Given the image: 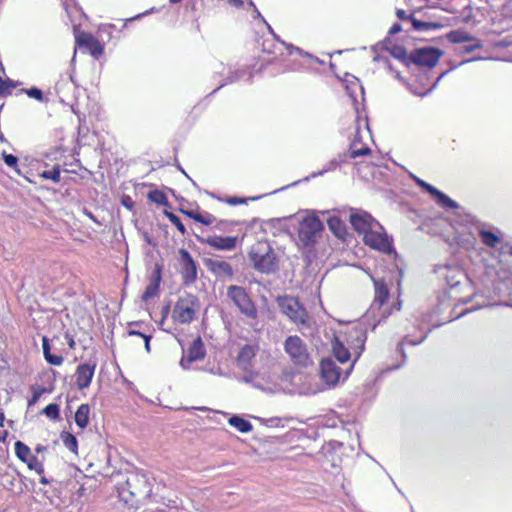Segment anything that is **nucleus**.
I'll use <instances>...</instances> for the list:
<instances>
[{"label":"nucleus","mask_w":512,"mask_h":512,"mask_svg":"<svg viewBox=\"0 0 512 512\" xmlns=\"http://www.w3.org/2000/svg\"><path fill=\"white\" fill-rule=\"evenodd\" d=\"M120 501L129 509H136L140 502L149 496L151 487L142 473H130L126 480L117 486Z\"/></svg>","instance_id":"obj_1"},{"label":"nucleus","mask_w":512,"mask_h":512,"mask_svg":"<svg viewBox=\"0 0 512 512\" xmlns=\"http://www.w3.org/2000/svg\"><path fill=\"white\" fill-rule=\"evenodd\" d=\"M199 308L198 298L193 294H186L175 302L171 318L175 324H190L197 319Z\"/></svg>","instance_id":"obj_2"},{"label":"nucleus","mask_w":512,"mask_h":512,"mask_svg":"<svg viewBox=\"0 0 512 512\" xmlns=\"http://www.w3.org/2000/svg\"><path fill=\"white\" fill-rule=\"evenodd\" d=\"M249 258L253 267L261 273H273L278 269L276 255L267 243L258 242L251 247Z\"/></svg>","instance_id":"obj_3"},{"label":"nucleus","mask_w":512,"mask_h":512,"mask_svg":"<svg viewBox=\"0 0 512 512\" xmlns=\"http://www.w3.org/2000/svg\"><path fill=\"white\" fill-rule=\"evenodd\" d=\"M226 295L247 319L255 320L258 317L257 307L244 287L229 285L226 289Z\"/></svg>","instance_id":"obj_4"},{"label":"nucleus","mask_w":512,"mask_h":512,"mask_svg":"<svg viewBox=\"0 0 512 512\" xmlns=\"http://www.w3.org/2000/svg\"><path fill=\"white\" fill-rule=\"evenodd\" d=\"M276 302L284 315H286L296 325L308 324V312L301 304L298 297L283 295L278 296Z\"/></svg>","instance_id":"obj_5"},{"label":"nucleus","mask_w":512,"mask_h":512,"mask_svg":"<svg viewBox=\"0 0 512 512\" xmlns=\"http://www.w3.org/2000/svg\"><path fill=\"white\" fill-rule=\"evenodd\" d=\"M284 350L294 365L305 367L309 364L310 356L306 344L299 336L287 337L284 342Z\"/></svg>","instance_id":"obj_6"},{"label":"nucleus","mask_w":512,"mask_h":512,"mask_svg":"<svg viewBox=\"0 0 512 512\" xmlns=\"http://www.w3.org/2000/svg\"><path fill=\"white\" fill-rule=\"evenodd\" d=\"M76 46L83 52L90 54L94 59H100L104 54V45L91 33L75 31Z\"/></svg>","instance_id":"obj_7"},{"label":"nucleus","mask_w":512,"mask_h":512,"mask_svg":"<svg viewBox=\"0 0 512 512\" xmlns=\"http://www.w3.org/2000/svg\"><path fill=\"white\" fill-rule=\"evenodd\" d=\"M323 228V224L317 216H306L299 224L298 237L303 244L311 245L315 243Z\"/></svg>","instance_id":"obj_8"},{"label":"nucleus","mask_w":512,"mask_h":512,"mask_svg":"<svg viewBox=\"0 0 512 512\" xmlns=\"http://www.w3.org/2000/svg\"><path fill=\"white\" fill-rule=\"evenodd\" d=\"M179 273L185 285H192L197 280V263L191 254L184 248L178 251Z\"/></svg>","instance_id":"obj_9"},{"label":"nucleus","mask_w":512,"mask_h":512,"mask_svg":"<svg viewBox=\"0 0 512 512\" xmlns=\"http://www.w3.org/2000/svg\"><path fill=\"white\" fill-rule=\"evenodd\" d=\"M346 334H347L346 341L350 345V348L355 350L356 358L350 364L349 368L346 370L344 377H343L344 379L347 378V376L350 374V372L352 371V369L354 367L355 361L357 360V358H359L361 353L364 351L365 342L367 339L366 330L360 326L351 327L350 330Z\"/></svg>","instance_id":"obj_10"},{"label":"nucleus","mask_w":512,"mask_h":512,"mask_svg":"<svg viewBox=\"0 0 512 512\" xmlns=\"http://www.w3.org/2000/svg\"><path fill=\"white\" fill-rule=\"evenodd\" d=\"M443 52L438 48L433 47H418V82L426 75L424 68L434 67Z\"/></svg>","instance_id":"obj_11"},{"label":"nucleus","mask_w":512,"mask_h":512,"mask_svg":"<svg viewBox=\"0 0 512 512\" xmlns=\"http://www.w3.org/2000/svg\"><path fill=\"white\" fill-rule=\"evenodd\" d=\"M95 361H88L84 363H80L76 367L75 371V384L79 390H84L91 385L95 369H96Z\"/></svg>","instance_id":"obj_12"},{"label":"nucleus","mask_w":512,"mask_h":512,"mask_svg":"<svg viewBox=\"0 0 512 512\" xmlns=\"http://www.w3.org/2000/svg\"><path fill=\"white\" fill-rule=\"evenodd\" d=\"M363 240L366 245L381 252L389 254L393 250L392 242L388 236L384 233L374 231V229L368 231V233L364 235Z\"/></svg>","instance_id":"obj_13"},{"label":"nucleus","mask_w":512,"mask_h":512,"mask_svg":"<svg viewBox=\"0 0 512 512\" xmlns=\"http://www.w3.org/2000/svg\"><path fill=\"white\" fill-rule=\"evenodd\" d=\"M418 186L425 189L441 208L446 210H456L460 208L456 201L420 178H418Z\"/></svg>","instance_id":"obj_14"},{"label":"nucleus","mask_w":512,"mask_h":512,"mask_svg":"<svg viewBox=\"0 0 512 512\" xmlns=\"http://www.w3.org/2000/svg\"><path fill=\"white\" fill-rule=\"evenodd\" d=\"M205 355L206 350L204 344L201 337L198 336L188 347L186 354L180 361V364L184 369H189L193 362L202 360Z\"/></svg>","instance_id":"obj_15"},{"label":"nucleus","mask_w":512,"mask_h":512,"mask_svg":"<svg viewBox=\"0 0 512 512\" xmlns=\"http://www.w3.org/2000/svg\"><path fill=\"white\" fill-rule=\"evenodd\" d=\"M320 375L328 385H336L341 379V371L331 359H323L320 362Z\"/></svg>","instance_id":"obj_16"},{"label":"nucleus","mask_w":512,"mask_h":512,"mask_svg":"<svg viewBox=\"0 0 512 512\" xmlns=\"http://www.w3.org/2000/svg\"><path fill=\"white\" fill-rule=\"evenodd\" d=\"M350 223L357 232L363 235L379 225L378 222L368 213L351 214Z\"/></svg>","instance_id":"obj_17"},{"label":"nucleus","mask_w":512,"mask_h":512,"mask_svg":"<svg viewBox=\"0 0 512 512\" xmlns=\"http://www.w3.org/2000/svg\"><path fill=\"white\" fill-rule=\"evenodd\" d=\"M161 279H162V267L157 264L150 276L149 284L147 285L145 291L142 294L143 301L146 302V301L158 296L159 291H160Z\"/></svg>","instance_id":"obj_18"},{"label":"nucleus","mask_w":512,"mask_h":512,"mask_svg":"<svg viewBox=\"0 0 512 512\" xmlns=\"http://www.w3.org/2000/svg\"><path fill=\"white\" fill-rule=\"evenodd\" d=\"M238 238L236 236H209L202 242L217 250H233L237 245Z\"/></svg>","instance_id":"obj_19"},{"label":"nucleus","mask_w":512,"mask_h":512,"mask_svg":"<svg viewBox=\"0 0 512 512\" xmlns=\"http://www.w3.org/2000/svg\"><path fill=\"white\" fill-rule=\"evenodd\" d=\"M206 265L209 271L217 277L231 278L234 274L231 264L224 260L209 259Z\"/></svg>","instance_id":"obj_20"},{"label":"nucleus","mask_w":512,"mask_h":512,"mask_svg":"<svg viewBox=\"0 0 512 512\" xmlns=\"http://www.w3.org/2000/svg\"><path fill=\"white\" fill-rule=\"evenodd\" d=\"M391 55L400 60L408 69L416 66V50L411 51L409 54L407 50L401 45H393L390 48Z\"/></svg>","instance_id":"obj_21"},{"label":"nucleus","mask_w":512,"mask_h":512,"mask_svg":"<svg viewBox=\"0 0 512 512\" xmlns=\"http://www.w3.org/2000/svg\"><path fill=\"white\" fill-rule=\"evenodd\" d=\"M256 353H257L256 346H253L250 344L244 345L240 349V351L237 355V358H236L237 365L246 370L251 365V362H252L253 358L256 356Z\"/></svg>","instance_id":"obj_22"},{"label":"nucleus","mask_w":512,"mask_h":512,"mask_svg":"<svg viewBox=\"0 0 512 512\" xmlns=\"http://www.w3.org/2000/svg\"><path fill=\"white\" fill-rule=\"evenodd\" d=\"M371 279L375 289L374 302L379 306H382L389 299V289L387 283L384 279H376L374 277H371Z\"/></svg>","instance_id":"obj_23"},{"label":"nucleus","mask_w":512,"mask_h":512,"mask_svg":"<svg viewBox=\"0 0 512 512\" xmlns=\"http://www.w3.org/2000/svg\"><path fill=\"white\" fill-rule=\"evenodd\" d=\"M179 211L182 214H184L185 216H187V217L193 219L194 221L199 222L205 226L212 225L216 220V218L208 212L201 213L198 210H186L183 208H180Z\"/></svg>","instance_id":"obj_24"},{"label":"nucleus","mask_w":512,"mask_h":512,"mask_svg":"<svg viewBox=\"0 0 512 512\" xmlns=\"http://www.w3.org/2000/svg\"><path fill=\"white\" fill-rule=\"evenodd\" d=\"M42 349L43 356L47 363L53 366H61L64 362V357L62 355H55L51 353V347L49 344V339L46 336L42 337Z\"/></svg>","instance_id":"obj_25"},{"label":"nucleus","mask_w":512,"mask_h":512,"mask_svg":"<svg viewBox=\"0 0 512 512\" xmlns=\"http://www.w3.org/2000/svg\"><path fill=\"white\" fill-rule=\"evenodd\" d=\"M372 154V150L366 145L362 144L358 139L357 135L349 146V157L356 159L358 157L369 156Z\"/></svg>","instance_id":"obj_26"},{"label":"nucleus","mask_w":512,"mask_h":512,"mask_svg":"<svg viewBox=\"0 0 512 512\" xmlns=\"http://www.w3.org/2000/svg\"><path fill=\"white\" fill-rule=\"evenodd\" d=\"M332 351L334 356L340 363H345L349 361V359L351 358L349 349L346 348L338 338H335L334 341L332 342Z\"/></svg>","instance_id":"obj_27"},{"label":"nucleus","mask_w":512,"mask_h":512,"mask_svg":"<svg viewBox=\"0 0 512 512\" xmlns=\"http://www.w3.org/2000/svg\"><path fill=\"white\" fill-rule=\"evenodd\" d=\"M90 406L81 404L75 413V423L80 429H85L89 425Z\"/></svg>","instance_id":"obj_28"},{"label":"nucleus","mask_w":512,"mask_h":512,"mask_svg":"<svg viewBox=\"0 0 512 512\" xmlns=\"http://www.w3.org/2000/svg\"><path fill=\"white\" fill-rule=\"evenodd\" d=\"M479 236L484 245L490 248H495L501 242L500 237L497 233L486 230L484 228L479 229Z\"/></svg>","instance_id":"obj_29"},{"label":"nucleus","mask_w":512,"mask_h":512,"mask_svg":"<svg viewBox=\"0 0 512 512\" xmlns=\"http://www.w3.org/2000/svg\"><path fill=\"white\" fill-rule=\"evenodd\" d=\"M32 392L31 397L28 399V406L32 407L36 405L43 394L51 393V388H46L38 384H34L30 387Z\"/></svg>","instance_id":"obj_30"},{"label":"nucleus","mask_w":512,"mask_h":512,"mask_svg":"<svg viewBox=\"0 0 512 512\" xmlns=\"http://www.w3.org/2000/svg\"><path fill=\"white\" fill-rule=\"evenodd\" d=\"M229 424L236 428L241 433H248L252 430V424L239 416H232L228 420Z\"/></svg>","instance_id":"obj_31"},{"label":"nucleus","mask_w":512,"mask_h":512,"mask_svg":"<svg viewBox=\"0 0 512 512\" xmlns=\"http://www.w3.org/2000/svg\"><path fill=\"white\" fill-rule=\"evenodd\" d=\"M60 439L63 445L70 450L72 453H78V441L76 437L70 432L63 431L60 434Z\"/></svg>","instance_id":"obj_32"},{"label":"nucleus","mask_w":512,"mask_h":512,"mask_svg":"<svg viewBox=\"0 0 512 512\" xmlns=\"http://www.w3.org/2000/svg\"><path fill=\"white\" fill-rule=\"evenodd\" d=\"M447 39L452 43H465L474 40V38L464 30H453L447 34Z\"/></svg>","instance_id":"obj_33"},{"label":"nucleus","mask_w":512,"mask_h":512,"mask_svg":"<svg viewBox=\"0 0 512 512\" xmlns=\"http://www.w3.org/2000/svg\"><path fill=\"white\" fill-rule=\"evenodd\" d=\"M15 455L23 463L27 462L26 459L31 455V449L28 445L20 440H17L14 444Z\"/></svg>","instance_id":"obj_34"},{"label":"nucleus","mask_w":512,"mask_h":512,"mask_svg":"<svg viewBox=\"0 0 512 512\" xmlns=\"http://www.w3.org/2000/svg\"><path fill=\"white\" fill-rule=\"evenodd\" d=\"M39 176L54 183H59L61 180V167L59 164H55L51 170H45Z\"/></svg>","instance_id":"obj_35"},{"label":"nucleus","mask_w":512,"mask_h":512,"mask_svg":"<svg viewBox=\"0 0 512 512\" xmlns=\"http://www.w3.org/2000/svg\"><path fill=\"white\" fill-rule=\"evenodd\" d=\"M18 85L17 82L6 77H0V97H6L11 95L12 90Z\"/></svg>","instance_id":"obj_36"},{"label":"nucleus","mask_w":512,"mask_h":512,"mask_svg":"<svg viewBox=\"0 0 512 512\" xmlns=\"http://www.w3.org/2000/svg\"><path fill=\"white\" fill-rule=\"evenodd\" d=\"M24 462L29 470H34L37 474L42 475L45 472L44 464L40 461L37 456L30 455Z\"/></svg>","instance_id":"obj_37"},{"label":"nucleus","mask_w":512,"mask_h":512,"mask_svg":"<svg viewBox=\"0 0 512 512\" xmlns=\"http://www.w3.org/2000/svg\"><path fill=\"white\" fill-rule=\"evenodd\" d=\"M147 198L149 201L158 205H168V198L166 194L161 190L155 189L150 191L147 194Z\"/></svg>","instance_id":"obj_38"},{"label":"nucleus","mask_w":512,"mask_h":512,"mask_svg":"<svg viewBox=\"0 0 512 512\" xmlns=\"http://www.w3.org/2000/svg\"><path fill=\"white\" fill-rule=\"evenodd\" d=\"M164 215L168 218V220L176 227V229L180 232L182 236H185L187 234V230L180 220V218L175 215L173 212L164 211Z\"/></svg>","instance_id":"obj_39"},{"label":"nucleus","mask_w":512,"mask_h":512,"mask_svg":"<svg viewBox=\"0 0 512 512\" xmlns=\"http://www.w3.org/2000/svg\"><path fill=\"white\" fill-rule=\"evenodd\" d=\"M42 413L51 420H58L60 418V407L56 403H51L42 410Z\"/></svg>","instance_id":"obj_40"},{"label":"nucleus","mask_w":512,"mask_h":512,"mask_svg":"<svg viewBox=\"0 0 512 512\" xmlns=\"http://www.w3.org/2000/svg\"><path fill=\"white\" fill-rule=\"evenodd\" d=\"M2 156L5 164L13 168L18 174H20V171L18 169V158L12 154H7L6 152H3Z\"/></svg>","instance_id":"obj_41"},{"label":"nucleus","mask_w":512,"mask_h":512,"mask_svg":"<svg viewBox=\"0 0 512 512\" xmlns=\"http://www.w3.org/2000/svg\"><path fill=\"white\" fill-rule=\"evenodd\" d=\"M442 28V24L438 22H426L418 20V32L436 30Z\"/></svg>","instance_id":"obj_42"},{"label":"nucleus","mask_w":512,"mask_h":512,"mask_svg":"<svg viewBox=\"0 0 512 512\" xmlns=\"http://www.w3.org/2000/svg\"><path fill=\"white\" fill-rule=\"evenodd\" d=\"M21 91L26 93L30 98L36 99L39 102H42L44 100L42 91L37 87L22 89Z\"/></svg>","instance_id":"obj_43"},{"label":"nucleus","mask_w":512,"mask_h":512,"mask_svg":"<svg viewBox=\"0 0 512 512\" xmlns=\"http://www.w3.org/2000/svg\"><path fill=\"white\" fill-rule=\"evenodd\" d=\"M328 225L337 236H340L341 232L344 231V227L338 218H330L328 220Z\"/></svg>","instance_id":"obj_44"},{"label":"nucleus","mask_w":512,"mask_h":512,"mask_svg":"<svg viewBox=\"0 0 512 512\" xmlns=\"http://www.w3.org/2000/svg\"><path fill=\"white\" fill-rule=\"evenodd\" d=\"M127 333H128L129 336H139V337L143 338L144 342H145V349H146V351L147 352L150 351V340L152 338L150 335H146L144 333H141L139 331L132 330V329L128 330Z\"/></svg>","instance_id":"obj_45"},{"label":"nucleus","mask_w":512,"mask_h":512,"mask_svg":"<svg viewBox=\"0 0 512 512\" xmlns=\"http://www.w3.org/2000/svg\"><path fill=\"white\" fill-rule=\"evenodd\" d=\"M255 199H256V197H251V198L228 197L224 201H225V203H227L229 205L235 206V205H239V204H245V203H247L248 200H255Z\"/></svg>","instance_id":"obj_46"},{"label":"nucleus","mask_w":512,"mask_h":512,"mask_svg":"<svg viewBox=\"0 0 512 512\" xmlns=\"http://www.w3.org/2000/svg\"><path fill=\"white\" fill-rule=\"evenodd\" d=\"M470 42H473V43L464 46L465 52H472V51L482 47V44L480 43V41L475 38H474V40H471Z\"/></svg>","instance_id":"obj_47"},{"label":"nucleus","mask_w":512,"mask_h":512,"mask_svg":"<svg viewBox=\"0 0 512 512\" xmlns=\"http://www.w3.org/2000/svg\"><path fill=\"white\" fill-rule=\"evenodd\" d=\"M407 346H410V347H413L414 346V342L413 341H403L401 344H400V351L402 352L403 356L405 357V348Z\"/></svg>","instance_id":"obj_48"},{"label":"nucleus","mask_w":512,"mask_h":512,"mask_svg":"<svg viewBox=\"0 0 512 512\" xmlns=\"http://www.w3.org/2000/svg\"><path fill=\"white\" fill-rule=\"evenodd\" d=\"M227 3L235 8H239L243 5V0H227Z\"/></svg>","instance_id":"obj_49"},{"label":"nucleus","mask_w":512,"mask_h":512,"mask_svg":"<svg viewBox=\"0 0 512 512\" xmlns=\"http://www.w3.org/2000/svg\"><path fill=\"white\" fill-rule=\"evenodd\" d=\"M401 31V26L397 23L393 24L389 29V34L394 35Z\"/></svg>","instance_id":"obj_50"},{"label":"nucleus","mask_w":512,"mask_h":512,"mask_svg":"<svg viewBox=\"0 0 512 512\" xmlns=\"http://www.w3.org/2000/svg\"><path fill=\"white\" fill-rule=\"evenodd\" d=\"M447 72H443L441 73L437 79L433 82V84L431 85V87L428 89V91H431L432 89H434L437 85V83L441 80V78L446 74Z\"/></svg>","instance_id":"obj_51"},{"label":"nucleus","mask_w":512,"mask_h":512,"mask_svg":"<svg viewBox=\"0 0 512 512\" xmlns=\"http://www.w3.org/2000/svg\"><path fill=\"white\" fill-rule=\"evenodd\" d=\"M123 205L127 208L131 209L133 207V202L131 201L130 197H127L126 199H123L122 201Z\"/></svg>","instance_id":"obj_52"},{"label":"nucleus","mask_w":512,"mask_h":512,"mask_svg":"<svg viewBox=\"0 0 512 512\" xmlns=\"http://www.w3.org/2000/svg\"><path fill=\"white\" fill-rule=\"evenodd\" d=\"M47 450V447L44 446V445H41V444H38L36 447H35V452L37 454H40V453H43Z\"/></svg>","instance_id":"obj_53"},{"label":"nucleus","mask_w":512,"mask_h":512,"mask_svg":"<svg viewBox=\"0 0 512 512\" xmlns=\"http://www.w3.org/2000/svg\"><path fill=\"white\" fill-rule=\"evenodd\" d=\"M396 14H397V17H398L399 19H401V20H403V19H406V18H407V16H406V12H405L404 10H402V9L397 10V13H396Z\"/></svg>","instance_id":"obj_54"},{"label":"nucleus","mask_w":512,"mask_h":512,"mask_svg":"<svg viewBox=\"0 0 512 512\" xmlns=\"http://www.w3.org/2000/svg\"><path fill=\"white\" fill-rule=\"evenodd\" d=\"M408 18H409V20H410V22H411L412 26H413L414 28H416V17H415V15H414V13H411V14L409 15V17H408Z\"/></svg>","instance_id":"obj_55"},{"label":"nucleus","mask_w":512,"mask_h":512,"mask_svg":"<svg viewBox=\"0 0 512 512\" xmlns=\"http://www.w3.org/2000/svg\"><path fill=\"white\" fill-rule=\"evenodd\" d=\"M8 432L7 431H0V442H5L7 438Z\"/></svg>","instance_id":"obj_56"},{"label":"nucleus","mask_w":512,"mask_h":512,"mask_svg":"<svg viewBox=\"0 0 512 512\" xmlns=\"http://www.w3.org/2000/svg\"><path fill=\"white\" fill-rule=\"evenodd\" d=\"M169 312V306L167 305L166 307L163 308V317H162V322L164 321V319L167 317V314Z\"/></svg>","instance_id":"obj_57"},{"label":"nucleus","mask_w":512,"mask_h":512,"mask_svg":"<svg viewBox=\"0 0 512 512\" xmlns=\"http://www.w3.org/2000/svg\"><path fill=\"white\" fill-rule=\"evenodd\" d=\"M4 421H5V415L3 412H0V427L4 426Z\"/></svg>","instance_id":"obj_58"},{"label":"nucleus","mask_w":512,"mask_h":512,"mask_svg":"<svg viewBox=\"0 0 512 512\" xmlns=\"http://www.w3.org/2000/svg\"><path fill=\"white\" fill-rule=\"evenodd\" d=\"M68 345L71 349H74L75 347V341L72 337L69 338Z\"/></svg>","instance_id":"obj_59"},{"label":"nucleus","mask_w":512,"mask_h":512,"mask_svg":"<svg viewBox=\"0 0 512 512\" xmlns=\"http://www.w3.org/2000/svg\"><path fill=\"white\" fill-rule=\"evenodd\" d=\"M40 483H41V484H47V483H48V480H47L45 477H41V479H40Z\"/></svg>","instance_id":"obj_60"},{"label":"nucleus","mask_w":512,"mask_h":512,"mask_svg":"<svg viewBox=\"0 0 512 512\" xmlns=\"http://www.w3.org/2000/svg\"><path fill=\"white\" fill-rule=\"evenodd\" d=\"M428 91H425V92H421L419 89H418V92H417V95L418 96H424L427 94Z\"/></svg>","instance_id":"obj_61"},{"label":"nucleus","mask_w":512,"mask_h":512,"mask_svg":"<svg viewBox=\"0 0 512 512\" xmlns=\"http://www.w3.org/2000/svg\"><path fill=\"white\" fill-rule=\"evenodd\" d=\"M169 1H170L171 3H174V4H175V3H179V2H181L182 0H169Z\"/></svg>","instance_id":"obj_62"},{"label":"nucleus","mask_w":512,"mask_h":512,"mask_svg":"<svg viewBox=\"0 0 512 512\" xmlns=\"http://www.w3.org/2000/svg\"><path fill=\"white\" fill-rule=\"evenodd\" d=\"M396 77H397L399 80H403L399 73H397V74H396Z\"/></svg>","instance_id":"obj_63"},{"label":"nucleus","mask_w":512,"mask_h":512,"mask_svg":"<svg viewBox=\"0 0 512 512\" xmlns=\"http://www.w3.org/2000/svg\"><path fill=\"white\" fill-rule=\"evenodd\" d=\"M410 176L413 178V179H416V176L412 173H410Z\"/></svg>","instance_id":"obj_64"}]
</instances>
